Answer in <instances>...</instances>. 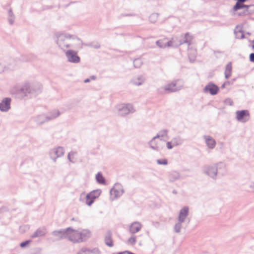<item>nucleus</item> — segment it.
<instances>
[{
    "label": "nucleus",
    "instance_id": "obj_1",
    "mask_svg": "<svg viewBox=\"0 0 254 254\" xmlns=\"http://www.w3.org/2000/svg\"><path fill=\"white\" fill-rule=\"evenodd\" d=\"M54 38L60 47L76 48L80 47H99L92 44H83L81 40L68 33L57 32L54 34Z\"/></svg>",
    "mask_w": 254,
    "mask_h": 254
},
{
    "label": "nucleus",
    "instance_id": "obj_2",
    "mask_svg": "<svg viewBox=\"0 0 254 254\" xmlns=\"http://www.w3.org/2000/svg\"><path fill=\"white\" fill-rule=\"evenodd\" d=\"M64 238L68 239L73 242H81L88 239L91 236V233L88 230L84 229L77 231L68 228L63 234Z\"/></svg>",
    "mask_w": 254,
    "mask_h": 254
},
{
    "label": "nucleus",
    "instance_id": "obj_3",
    "mask_svg": "<svg viewBox=\"0 0 254 254\" xmlns=\"http://www.w3.org/2000/svg\"><path fill=\"white\" fill-rule=\"evenodd\" d=\"M184 38L185 39L183 41L181 40V37L173 38H172V40L170 41H168L167 39H163L162 40L157 41L156 42V44L159 48H162L163 47H178L182 45L183 43H187L188 46H190L192 39V36L188 33H187L185 34Z\"/></svg>",
    "mask_w": 254,
    "mask_h": 254
},
{
    "label": "nucleus",
    "instance_id": "obj_4",
    "mask_svg": "<svg viewBox=\"0 0 254 254\" xmlns=\"http://www.w3.org/2000/svg\"><path fill=\"white\" fill-rule=\"evenodd\" d=\"M101 193V190H93L87 194H82L80 200L84 202L88 206H91L94 200L99 197Z\"/></svg>",
    "mask_w": 254,
    "mask_h": 254
},
{
    "label": "nucleus",
    "instance_id": "obj_5",
    "mask_svg": "<svg viewBox=\"0 0 254 254\" xmlns=\"http://www.w3.org/2000/svg\"><path fill=\"white\" fill-rule=\"evenodd\" d=\"M166 135L167 132L164 130L161 134H158L156 136L154 137L150 142L151 147L154 149H157L159 147L160 141Z\"/></svg>",
    "mask_w": 254,
    "mask_h": 254
},
{
    "label": "nucleus",
    "instance_id": "obj_6",
    "mask_svg": "<svg viewBox=\"0 0 254 254\" xmlns=\"http://www.w3.org/2000/svg\"><path fill=\"white\" fill-rule=\"evenodd\" d=\"M237 119L238 121L245 122L249 119L250 115L248 111L243 110L236 113Z\"/></svg>",
    "mask_w": 254,
    "mask_h": 254
},
{
    "label": "nucleus",
    "instance_id": "obj_7",
    "mask_svg": "<svg viewBox=\"0 0 254 254\" xmlns=\"http://www.w3.org/2000/svg\"><path fill=\"white\" fill-rule=\"evenodd\" d=\"M123 193V190L120 186H114L110 191L111 196L113 199L120 197Z\"/></svg>",
    "mask_w": 254,
    "mask_h": 254
},
{
    "label": "nucleus",
    "instance_id": "obj_8",
    "mask_svg": "<svg viewBox=\"0 0 254 254\" xmlns=\"http://www.w3.org/2000/svg\"><path fill=\"white\" fill-rule=\"evenodd\" d=\"M11 99L6 98L0 103V110L2 111H7L10 107Z\"/></svg>",
    "mask_w": 254,
    "mask_h": 254
},
{
    "label": "nucleus",
    "instance_id": "obj_9",
    "mask_svg": "<svg viewBox=\"0 0 254 254\" xmlns=\"http://www.w3.org/2000/svg\"><path fill=\"white\" fill-rule=\"evenodd\" d=\"M66 56L69 62L78 63L79 61V58L76 55V54L71 51L66 52Z\"/></svg>",
    "mask_w": 254,
    "mask_h": 254
},
{
    "label": "nucleus",
    "instance_id": "obj_10",
    "mask_svg": "<svg viewBox=\"0 0 254 254\" xmlns=\"http://www.w3.org/2000/svg\"><path fill=\"white\" fill-rule=\"evenodd\" d=\"M235 37L237 39H243L244 37V34L243 31V26L238 25L236 27L234 30Z\"/></svg>",
    "mask_w": 254,
    "mask_h": 254
},
{
    "label": "nucleus",
    "instance_id": "obj_11",
    "mask_svg": "<svg viewBox=\"0 0 254 254\" xmlns=\"http://www.w3.org/2000/svg\"><path fill=\"white\" fill-rule=\"evenodd\" d=\"M205 90L206 91L209 92V93L212 95L216 94L219 90L218 87L213 84H209L207 85L205 88Z\"/></svg>",
    "mask_w": 254,
    "mask_h": 254
},
{
    "label": "nucleus",
    "instance_id": "obj_12",
    "mask_svg": "<svg viewBox=\"0 0 254 254\" xmlns=\"http://www.w3.org/2000/svg\"><path fill=\"white\" fill-rule=\"evenodd\" d=\"M188 212L189 209L187 207H184L181 210L179 216V220L181 222H182L184 221L185 219L186 218V216L188 214Z\"/></svg>",
    "mask_w": 254,
    "mask_h": 254
},
{
    "label": "nucleus",
    "instance_id": "obj_13",
    "mask_svg": "<svg viewBox=\"0 0 254 254\" xmlns=\"http://www.w3.org/2000/svg\"><path fill=\"white\" fill-rule=\"evenodd\" d=\"M141 227V225L138 222H134L131 224L129 227V231L132 233H135L138 232Z\"/></svg>",
    "mask_w": 254,
    "mask_h": 254
},
{
    "label": "nucleus",
    "instance_id": "obj_14",
    "mask_svg": "<svg viewBox=\"0 0 254 254\" xmlns=\"http://www.w3.org/2000/svg\"><path fill=\"white\" fill-rule=\"evenodd\" d=\"M132 110V106L129 105H125L120 109V114L121 115H126L131 111Z\"/></svg>",
    "mask_w": 254,
    "mask_h": 254
},
{
    "label": "nucleus",
    "instance_id": "obj_15",
    "mask_svg": "<svg viewBox=\"0 0 254 254\" xmlns=\"http://www.w3.org/2000/svg\"><path fill=\"white\" fill-rule=\"evenodd\" d=\"M205 139L207 146L209 148H213L215 147L216 145L215 141L211 136H205Z\"/></svg>",
    "mask_w": 254,
    "mask_h": 254
},
{
    "label": "nucleus",
    "instance_id": "obj_16",
    "mask_svg": "<svg viewBox=\"0 0 254 254\" xmlns=\"http://www.w3.org/2000/svg\"><path fill=\"white\" fill-rule=\"evenodd\" d=\"M105 242L106 244L109 247H112L113 246V242L112 239V235L110 232H108L105 238Z\"/></svg>",
    "mask_w": 254,
    "mask_h": 254
},
{
    "label": "nucleus",
    "instance_id": "obj_17",
    "mask_svg": "<svg viewBox=\"0 0 254 254\" xmlns=\"http://www.w3.org/2000/svg\"><path fill=\"white\" fill-rule=\"evenodd\" d=\"M8 21L10 25H12L14 23L15 20V16L11 8H9L8 10Z\"/></svg>",
    "mask_w": 254,
    "mask_h": 254
},
{
    "label": "nucleus",
    "instance_id": "obj_18",
    "mask_svg": "<svg viewBox=\"0 0 254 254\" xmlns=\"http://www.w3.org/2000/svg\"><path fill=\"white\" fill-rule=\"evenodd\" d=\"M180 177V174L178 172L176 171H173L171 172L169 174V178L170 181H175L178 179H179Z\"/></svg>",
    "mask_w": 254,
    "mask_h": 254
},
{
    "label": "nucleus",
    "instance_id": "obj_19",
    "mask_svg": "<svg viewBox=\"0 0 254 254\" xmlns=\"http://www.w3.org/2000/svg\"><path fill=\"white\" fill-rule=\"evenodd\" d=\"M249 7H250V5H246L244 4H241L240 3L237 2L233 7V10L234 11H237L238 9H240L241 8L248 9L249 8Z\"/></svg>",
    "mask_w": 254,
    "mask_h": 254
},
{
    "label": "nucleus",
    "instance_id": "obj_20",
    "mask_svg": "<svg viewBox=\"0 0 254 254\" xmlns=\"http://www.w3.org/2000/svg\"><path fill=\"white\" fill-rule=\"evenodd\" d=\"M232 65L231 64H228L225 68V75L226 78H228L231 75Z\"/></svg>",
    "mask_w": 254,
    "mask_h": 254
},
{
    "label": "nucleus",
    "instance_id": "obj_21",
    "mask_svg": "<svg viewBox=\"0 0 254 254\" xmlns=\"http://www.w3.org/2000/svg\"><path fill=\"white\" fill-rule=\"evenodd\" d=\"M165 89L170 91H175L178 89V88L176 86V84L174 82L169 84Z\"/></svg>",
    "mask_w": 254,
    "mask_h": 254
},
{
    "label": "nucleus",
    "instance_id": "obj_22",
    "mask_svg": "<svg viewBox=\"0 0 254 254\" xmlns=\"http://www.w3.org/2000/svg\"><path fill=\"white\" fill-rule=\"evenodd\" d=\"M179 144V142L176 139L167 143V147L169 149H171L173 146H177Z\"/></svg>",
    "mask_w": 254,
    "mask_h": 254
},
{
    "label": "nucleus",
    "instance_id": "obj_23",
    "mask_svg": "<svg viewBox=\"0 0 254 254\" xmlns=\"http://www.w3.org/2000/svg\"><path fill=\"white\" fill-rule=\"evenodd\" d=\"M136 242V238L134 236H131L127 241V244L129 245L133 246Z\"/></svg>",
    "mask_w": 254,
    "mask_h": 254
},
{
    "label": "nucleus",
    "instance_id": "obj_24",
    "mask_svg": "<svg viewBox=\"0 0 254 254\" xmlns=\"http://www.w3.org/2000/svg\"><path fill=\"white\" fill-rule=\"evenodd\" d=\"M77 153L76 152H70L69 154H68V158L69 159V160L71 161V162H74L76 158V157H77Z\"/></svg>",
    "mask_w": 254,
    "mask_h": 254
},
{
    "label": "nucleus",
    "instance_id": "obj_25",
    "mask_svg": "<svg viewBox=\"0 0 254 254\" xmlns=\"http://www.w3.org/2000/svg\"><path fill=\"white\" fill-rule=\"evenodd\" d=\"M97 182L100 184L105 183V179L101 173H98L96 177Z\"/></svg>",
    "mask_w": 254,
    "mask_h": 254
},
{
    "label": "nucleus",
    "instance_id": "obj_26",
    "mask_svg": "<svg viewBox=\"0 0 254 254\" xmlns=\"http://www.w3.org/2000/svg\"><path fill=\"white\" fill-rule=\"evenodd\" d=\"M157 162L159 165H167L168 163L167 160L166 159H163L162 160H157Z\"/></svg>",
    "mask_w": 254,
    "mask_h": 254
},
{
    "label": "nucleus",
    "instance_id": "obj_27",
    "mask_svg": "<svg viewBox=\"0 0 254 254\" xmlns=\"http://www.w3.org/2000/svg\"><path fill=\"white\" fill-rule=\"evenodd\" d=\"M157 18V14H152L149 17L150 20L151 22H154L156 20Z\"/></svg>",
    "mask_w": 254,
    "mask_h": 254
},
{
    "label": "nucleus",
    "instance_id": "obj_28",
    "mask_svg": "<svg viewBox=\"0 0 254 254\" xmlns=\"http://www.w3.org/2000/svg\"><path fill=\"white\" fill-rule=\"evenodd\" d=\"M250 61L251 62H254V54L252 53L250 55Z\"/></svg>",
    "mask_w": 254,
    "mask_h": 254
},
{
    "label": "nucleus",
    "instance_id": "obj_29",
    "mask_svg": "<svg viewBox=\"0 0 254 254\" xmlns=\"http://www.w3.org/2000/svg\"><path fill=\"white\" fill-rule=\"evenodd\" d=\"M29 243V241H25L24 242H23V243H21L20 244V246L21 247H25L27 244H28Z\"/></svg>",
    "mask_w": 254,
    "mask_h": 254
},
{
    "label": "nucleus",
    "instance_id": "obj_30",
    "mask_svg": "<svg viewBox=\"0 0 254 254\" xmlns=\"http://www.w3.org/2000/svg\"><path fill=\"white\" fill-rule=\"evenodd\" d=\"M140 63V61L139 60H135L134 61V64L135 66H137V64Z\"/></svg>",
    "mask_w": 254,
    "mask_h": 254
},
{
    "label": "nucleus",
    "instance_id": "obj_31",
    "mask_svg": "<svg viewBox=\"0 0 254 254\" xmlns=\"http://www.w3.org/2000/svg\"><path fill=\"white\" fill-rule=\"evenodd\" d=\"M251 46L252 48H254V40L251 42Z\"/></svg>",
    "mask_w": 254,
    "mask_h": 254
},
{
    "label": "nucleus",
    "instance_id": "obj_32",
    "mask_svg": "<svg viewBox=\"0 0 254 254\" xmlns=\"http://www.w3.org/2000/svg\"><path fill=\"white\" fill-rule=\"evenodd\" d=\"M57 151L61 152L63 153V149L62 148H59L57 149Z\"/></svg>",
    "mask_w": 254,
    "mask_h": 254
},
{
    "label": "nucleus",
    "instance_id": "obj_33",
    "mask_svg": "<svg viewBox=\"0 0 254 254\" xmlns=\"http://www.w3.org/2000/svg\"><path fill=\"white\" fill-rule=\"evenodd\" d=\"M89 82V79H85L84 80V82L85 83H87V82Z\"/></svg>",
    "mask_w": 254,
    "mask_h": 254
},
{
    "label": "nucleus",
    "instance_id": "obj_34",
    "mask_svg": "<svg viewBox=\"0 0 254 254\" xmlns=\"http://www.w3.org/2000/svg\"><path fill=\"white\" fill-rule=\"evenodd\" d=\"M84 252H83V253H81L80 254H84Z\"/></svg>",
    "mask_w": 254,
    "mask_h": 254
}]
</instances>
